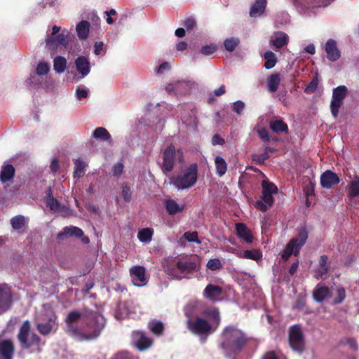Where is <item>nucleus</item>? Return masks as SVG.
<instances>
[{
    "mask_svg": "<svg viewBox=\"0 0 359 359\" xmlns=\"http://www.w3.org/2000/svg\"><path fill=\"white\" fill-rule=\"evenodd\" d=\"M308 238V232L305 227L298 229V233L297 236L292 238L287 244L285 249L282 254V258L287 260L288 258L294 255L297 256L301 248L305 244Z\"/></svg>",
    "mask_w": 359,
    "mask_h": 359,
    "instance_id": "obj_9",
    "label": "nucleus"
},
{
    "mask_svg": "<svg viewBox=\"0 0 359 359\" xmlns=\"http://www.w3.org/2000/svg\"><path fill=\"white\" fill-rule=\"evenodd\" d=\"M264 58L265 60L264 67L268 69L273 68L277 62L276 54L271 50H267L264 53Z\"/></svg>",
    "mask_w": 359,
    "mask_h": 359,
    "instance_id": "obj_39",
    "label": "nucleus"
},
{
    "mask_svg": "<svg viewBox=\"0 0 359 359\" xmlns=\"http://www.w3.org/2000/svg\"><path fill=\"white\" fill-rule=\"evenodd\" d=\"M15 346L11 339H0V359H13Z\"/></svg>",
    "mask_w": 359,
    "mask_h": 359,
    "instance_id": "obj_20",
    "label": "nucleus"
},
{
    "mask_svg": "<svg viewBox=\"0 0 359 359\" xmlns=\"http://www.w3.org/2000/svg\"><path fill=\"white\" fill-rule=\"evenodd\" d=\"M215 163L216 167V173L219 177L223 176L227 170V164L225 160L221 156H216L215 158Z\"/></svg>",
    "mask_w": 359,
    "mask_h": 359,
    "instance_id": "obj_37",
    "label": "nucleus"
},
{
    "mask_svg": "<svg viewBox=\"0 0 359 359\" xmlns=\"http://www.w3.org/2000/svg\"><path fill=\"white\" fill-rule=\"evenodd\" d=\"M36 327L39 332L44 336L55 332L57 329V316L52 309H46L37 315Z\"/></svg>",
    "mask_w": 359,
    "mask_h": 359,
    "instance_id": "obj_6",
    "label": "nucleus"
},
{
    "mask_svg": "<svg viewBox=\"0 0 359 359\" xmlns=\"http://www.w3.org/2000/svg\"><path fill=\"white\" fill-rule=\"evenodd\" d=\"M187 86L185 81H177L166 86L165 90L168 93H178L181 91V88Z\"/></svg>",
    "mask_w": 359,
    "mask_h": 359,
    "instance_id": "obj_41",
    "label": "nucleus"
},
{
    "mask_svg": "<svg viewBox=\"0 0 359 359\" xmlns=\"http://www.w3.org/2000/svg\"><path fill=\"white\" fill-rule=\"evenodd\" d=\"M93 137L95 139H102L103 140H111V135L109 132L102 127L97 128L93 132Z\"/></svg>",
    "mask_w": 359,
    "mask_h": 359,
    "instance_id": "obj_44",
    "label": "nucleus"
},
{
    "mask_svg": "<svg viewBox=\"0 0 359 359\" xmlns=\"http://www.w3.org/2000/svg\"><path fill=\"white\" fill-rule=\"evenodd\" d=\"M245 107V103L241 100H237L232 104V110L236 112L238 116L243 114V111Z\"/></svg>",
    "mask_w": 359,
    "mask_h": 359,
    "instance_id": "obj_52",
    "label": "nucleus"
},
{
    "mask_svg": "<svg viewBox=\"0 0 359 359\" xmlns=\"http://www.w3.org/2000/svg\"><path fill=\"white\" fill-rule=\"evenodd\" d=\"M75 66L76 71L81 75L80 78L83 79L87 76L90 72V61L86 56H79L75 60Z\"/></svg>",
    "mask_w": 359,
    "mask_h": 359,
    "instance_id": "obj_21",
    "label": "nucleus"
},
{
    "mask_svg": "<svg viewBox=\"0 0 359 359\" xmlns=\"http://www.w3.org/2000/svg\"><path fill=\"white\" fill-rule=\"evenodd\" d=\"M149 327L150 330L156 334H161L163 330V325L160 321L153 320L149 322Z\"/></svg>",
    "mask_w": 359,
    "mask_h": 359,
    "instance_id": "obj_47",
    "label": "nucleus"
},
{
    "mask_svg": "<svg viewBox=\"0 0 359 359\" xmlns=\"http://www.w3.org/2000/svg\"><path fill=\"white\" fill-rule=\"evenodd\" d=\"M103 42L102 41H97L94 44V53L97 55H100L101 53V50L103 48Z\"/></svg>",
    "mask_w": 359,
    "mask_h": 359,
    "instance_id": "obj_64",
    "label": "nucleus"
},
{
    "mask_svg": "<svg viewBox=\"0 0 359 359\" xmlns=\"http://www.w3.org/2000/svg\"><path fill=\"white\" fill-rule=\"evenodd\" d=\"M83 236V231L79 227L76 226H66L61 232L57 234V238L62 239L66 236H75L76 238H81Z\"/></svg>",
    "mask_w": 359,
    "mask_h": 359,
    "instance_id": "obj_26",
    "label": "nucleus"
},
{
    "mask_svg": "<svg viewBox=\"0 0 359 359\" xmlns=\"http://www.w3.org/2000/svg\"><path fill=\"white\" fill-rule=\"evenodd\" d=\"M198 263L196 259L182 257L176 264L168 269V274L173 278L182 280L197 270Z\"/></svg>",
    "mask_w": 359,
    "mask_h": 359,
    "instance_id": "obj_5",
    "label": "nucleus"
},
{
    "mask_svg": "<svg viewBox=\"0 0 359 359\" xmlns=\"http://www.w3.org/2000/svg\"><path fill=\"white\" fill-rule=\"evenodd\" d=\"M131 190L129 187L127 186V184H123L122 186V191L121 194L123 196V198L125 201L128 202L131 199Z\"/></svg>",
    "mask_w": 359,
    "mask_h": 359,
    "instance_id": "obj_57",
    "label": "nucleus"
},
{
    "mask_svg": "<svg viewBox=\"0 0 359 359\" xmlns=\"http://www.w3.org/2000/svg\"><path fill=\"white\" fill-rule=\"evenodd\" d=\"M90 22L87 20H82L76 25V30L79 39H86L89 34Z\"/></svg>",
    "mask_w": 359,
    "mask_h": 359,
    "instance_id": "obj_30",
    "label": "nucleus"
},
{
    "mask_svg": "<svg viewBox=\"0 0 359 359\" xmlns=\"http://www.w3.org/2000/svg\"><path fill=\"white\" fill-rule=\"evenodd\" d=\"M328 272L327 266H318L317 269L315 271V277L317 279L323 278V277L326 275Z\"/></svg>",
    "mask_w": 359,
    "mask_h": 359,
    "instance_id": "obj_58",
    "label": "nucleus"
},
{
    "mask_svg": "<svg viewBox=\"0 0 359 359\" xmlns=\"http://www.w3.org/2000/svg\"><path fill=\"white\" fill-rule=\"evenodd\" d=\"M11 224L15 230L22 229L25 224V217L19 215L12 217L11 219Z\"/></svg>",
    "mask_w": 359,
    "mask_h": 359,
    "instance_id": "obj_46",
    "label": "nucleus"
},
{
    "mask_svg": "<svg viewBox=\"0 0 359 359\" xmlns=\"http://www.w3.org/2000/svg\"><path fill=\"white\" fill-rule=\"evenodd\" d=\"M67 41V35L65 33H60L56 36H48L46 40V43L47 48L53 51L66 47Z\"/></svg>",
    "mask_w": 359,
    "mask_h": 359,
    "instance_id": "obj_14",
    "label": "nucleus"
},
{
    "mask_svg": "<svg viewBox=\"0 0 359 359\" xmlns=\"http://www.w3.org/2000/svg\"><path fill=\"white\" fill-rule=\"evenodd\" d=\"M223 290L221 287L208 284L203 290V296L210 302H217L222 299Z\"/></svg>",
    "mask_w": 359,
    "mask_h": 359,
    "instance_id": "obj_18",
    "label": "nucleus"
},
{
    "mask_svg": "<svg viewBox=\"0 0 359 359\" xmlns=\"http://www.w3.org/2000/svg\"><path fill=\"white\" fill-rule=\"evenodd\" d=\"M12 304V295L6 284H0V315L8 310Z\"/></svg>",
    "mask_w": 359,
    "mask_h": 359,
    "instance_id": "obj_15",
    "label": "nucleus"
},
{
    "mask_svg": "<svg viewBox=\"0 0 359 359\" xmlns=\"http://www.w3.org/2000/svg\"><path fill=\"white\" fill-rule=\"evenodd\" d=\"M337 297L334 298V302L336 304L341 303L346 297V292L343 287L340 286L337 290Z\"/></svg>",
    "mask_w": 359,
    "mask_h": 359,
    "instance_id": "obj_55",
    "label": "nucleus"
},
{
    "mask_svg": "<svg viewBox=\"0 0 359 359\" xmlns=\"http://www.w3.org/2000/svg\"><path fill=\"white\" fill-rule=\"evenodd\" d=\"M89 90L86 86H79L76 89V98L77 100H82L88 96Z\"/></svg>",
    "mask_w": 359,
    "mask_h": 359,
    "instance_id": "obj_48",
    "label": "nucleus"
},
{
    "mask_svg": "<svg viewBox=\"0 0 359 359\" xmlns=\"http://www.w3.org/2000/svg\"><path fill=\"white\" fill-rule=\"evenodd\" d=\"M183 236L189 242L196 243L198 244L201 243L200 240L198 238L197 231H187L184 233Z\"/></svg>",
    "mask_w": 359,
    "mask_h": 359,
    "instance_id": "obj_51",
    "label": "nucleus"
},
{
    "mask_svg": "<svg viewBox=\"0 0 359 359\" xmlns=\"http://www.w3.org/2000/svg\"><path fill=\"white\" fill-rule=\"evenodd\" d=\"M65 321L67 332L79 341L96 338L105 325L104 316L97 311L81 314L74 311L68 314Z\"/></svg>",
    "mask_w": 359,
    "mask_h": 359,
    "instance_id": "obj_1",
    "label": "nucleus"
},
{
    "mask_svg": "<svg viewBox=\"0 0 359 359\" xmlns=\"http://www.w3.org/2000/svg\"><path fill=\"white\" fill-rule=\"evenodd\" d=\"M130 276L133 284L138 287L144 286L148 282L145 268L142 266H134L130 269Z\"/></svg>",
    "mask_w": 359,
    "mask_h": 359,
    "instance_id": "obj_13",
    "label": "nucleus"
},
{
    "mask_svg": "<svg viewBox=\"0 0 359 359\" xmlns=\"http://www.w3.org/2000/svg\"><path fill=\"white\" fill-rule=\"evenodd\" d=\"M170 68V65L168 62H165L160 65L156 70L157 74H162L165 71L168 70Z\"/></svg>",
    "mask_w": 359,
    "mask_h": 359,
    "instance_id": "obj_62",
    "label": "nucleus"
},
{
    "mask_svg": "<svg viewBox=\"0 0 359 359\" xmlns=\"http://www.w3.org/2000/svg\"><path fill=\"white\" fill-rule=\"evenodd\" d=\"M325 50L327 59L331 62L339 60L341 57V53L337 47V42L334 39H328L325 43Z\"/></svg>",
    "mask_w": 359,
    "mask_h": 359,
    "instance_id": "obj_22",
    "label": "nucleus"
},
{
    "mask_svg": "<svg viewBox=\"0 0 359 359\" xmlns=\"http://www.w3.org/2000/svg\"><path fill=\"white\" fill-rule=\"evenodd\" d=\"M153 234V229L150 228H144L139 231L137 238L140 242L149 243L152 239Z\"/></svg>",
    "mask_w": 359,
    "mask_h": 359,
    "instance_id": "obj_36",
    "label": "nucleus"
},
{
    "mask_svg": "<svg viewBox=\"0 0 359 359\" xmlns=\"http://www.w3.org/2000/svg\"><path fill=\"white\" fill-rule=\"evenodd\" d=\"M175 155V149L172 145H170L164 151L163 162L162 165V170L163 172H170L173 169Z\"/></svg>",
    "mask_w": 359,
    "mask_h": 359,
    "instance_id": "obj_17",
    "label": "nucleus"
},
{
    "mask_svg": "<svg viewBox=\"0 0 359 359\" xmlns=\"http://www.w3.org/2000/svg\"><path fill=\"white\" fill-rule=\"evenodd\" d=\"M267 87L268 90L270 93H274L276 92L280 83V74L278 73L272 74L268 79H267Z\"/></svg>",
    "mask_w": 359,
    "mask_h": 359,
    "instance_id": "obj_33",
    "label": "nucleus"
},
{
    "mask_svg": "<svg viewBox=\"0 0 359 359\" xmlns=\"http://www.w3.org/2000/svg\"><path fill=\"white\" fill-rule=\"evenodd\" d=\"M198 168L196 163L190 165L182 174L173 177L171 183L178 189H186L195 184Z\"/></svg>",
    "mask_w": 359,
    "mask_h": 359,
    "instance_id": "obj_7",
    "label": "nucleus"
},
{
    "mask_svg": "<svg viewBox=\"0 0 359 359\" xmlns=\"http://www.w3.org/2000/svg\"><path fill=\"white\" fill-rule=\"evenodd\" d=\"M164 205L165 208L170 215H174L178 212H182L184 209L185 205L184 204H178L175 200L173 199H167L164 201Z\"/></svg>",
    "mask_w": 359,
    "mask_h": 359,
    "instance_id": "obj_27",
    "label": "nucleus"
},
{
    "mask_svg": "<svg viewBox=\"0 0 359 359\" xmlns=\"http://www.w3.org/2000/svg\"><path fill=\"white\" fill-rule=\"evenodd\" d=\"M266 0H256L250 10V15L253 18L260 16L265 11Z\"/></svg>",
    "mask_w": 359,
    "mask_h": 359,
    "instance_id": "obj_28",
    "label": "nucleus"
},
{
    "mask_svg": "<svg viewBox=\"0 0 359 359\" xmlns=\"http://www.w3.org/2000/svg\"><path fill=\"white\" fill-rule=\"evenodd\" d=\"M271 129L276 133H280L287 131V126L282 120H274L270 122Z\"/></svg>",
    "mask_w": 359,
    "mask_h": 359,
    "instance_id": "obj_38",
    "label": "nucleus"
},
{
    "mask_svg": "<svg viewBox=\"0 0 359 359\" xmlns=\"http://www.w3.org/2000/svg\"><path fill=\"white\" fill-rule=\"evenodd\" d=\"M15 175V168L11 165H4L2 166L0 172V180L2 183L11 181Z\"/></svg>",
    "mask_w": 359,
    "mask_h": 359,
    "instance_id": "obj_29",
    "label": "nucleus"
},
{
    "mask_svg": "<svg viewBox=\"0 0 359 359\" xmlns=\"http://www.w3.org/2000/svg\"><path fill=\"white\" fill-rule=\"evenodd\" d=\"M132 341L140 351L146 350L151 346V340L141 331L133 332Z\"/></svg>",
    "mask_w": 359,
    "mask_h": 359,
    "instance_id": "obj_16",
    "label": "nucleus"
},
{
    "mask_svg": "<svg viewBox=\"0 0 359 359\" xmlns=\"http://www.w3.org/2000/svg\"><path fill=\"white\" fill-rule=\"evenodd\" d=\"M289 341L292 349L299 353H302L305 348V342L301 327L299 325H293L290 329Z\"/></svg>",
    "mask_w": 359,
    "mask_h": 359,
    "instance_id": "obj_10",
    "label": "nucleus"
},
{
    "mask_svg": "<svg viewBox=\"0 0 359 359\" xmlns=\"http://www.w3.org/2000/svg\"><path fill=\"white\" fill-rule=\"evenodd\" d=\"M205 314L208 319L196 317L195 321L187 320L188 328L193 333L201 336H207L217 330L220 322L218 309L207 310Z\"/></svg>",
    "mask_w": 359,
    "mask_h": 359,
    "instance_id": "obj_3",
    "label": "nucleus"
},
{
    "mask_svg": "<svg viewBox=\"0 0 359 359\" xmlns=\"http://www.w3.org/2000/svg\"><path fill=\"white\" fill-rule=\"evenodd\" d=\"M236 256L239 258L258 261L262 259V253L259 250L252 249L250 250H245L243 252H236Z\"/></svg>",
    "mask_w": 359,
    "mask_h": 359,
    "instance_id": "obj_31",
    "label": "nucleus"
},
{
    "mask_svg": "<svg viewBox=\"0 0 359 359\" xmlns=\"http://www.w3.org/2000/svg\"><path fill=\"white\" fill-rule=\"evenodd\" d=\"M348 89L345 86H339L333 90L332 97L330 103V109L334 118H337L339 109L346 97Z\"/></svg>",
    "mask_w": 359,
    "mask_h": 359,
    "instance_id": "obj_11",
    "label": "nucleus"
},
{
    "mask_svg": "<svg viewBox=\"0 0 359 359\" xmlns=\"http://www.w3.org/2000/svg\"><path fill=\"white\" fill-rule=\"evenodd\" d=\"M339 181L337 175L331 170H326L320 177L321 186L326 189H330L333 185L337 184Z\"/></svg>",
    "mask_w": 359,
    "mask_h": 359,
    "instance_id": "obj_24",
    "label": "nucleus"
},
{
    "mask_svg": "<svg viewBox=\"0 0 359 359\" xmlns=\"http://www.w3.org/2000/svg\"><path fill=\"white\" fill-rule=\"evenodd\" d=\"M348 195L351 198L359 196V179L352 180L348 187Z\"/></svg>",
    "mask_w": 359,
    "mask_h": 359,
    "instance_id": "obj_42",
    "label": "nucleus"
},
{
    "mask_svg": "<svg viewBox=\"0 0 359 359\" xmlns=\"http://www.w3.org/2000/svg\"><path fill=\"white\" fill-rule=\"evenodd\" d=\"M273 149L269 147L264 149V151L260 154H253L252 159L259 164H264V161L269 158V153L272 152Z\"/></svg>",
    "mask_w": 359,
    "mask_h": 359,
    "instance_id": "obj_40",
    "label": "nucleus"
},
{
    "mask_svg": "<svg viewBox=\"0 0 359 359\" xmlns=\"http://www.w3.org/2000/svg\"><path fill=\"white\" fill-rule=\"evenodd\" d=\"M225 142L224 140L219 135L216 134L212 137V144L213 145H222Z\"/></svg>",
    "mask_w": 359,
    "mask_h": 359,
    "instance_id": "obj_63",
    "label": "nucleus"
},
{
    "mask_svg": "<svg viewBox=\"0 0 359 359\" xmlns=\"http://www.w3.org/2000/svg\"><path fill=\"white\" fill-rule=\"evenodd\" d=\"M46 204L47 207L50 208L51 211L57 213H65L67 211V208L61 205L57 199H55L52 194V190L49 188L46 191Z\"/></svg>",
    "mask_w": 359,
    "mask_h": 359,
    "instance_id": "obj_19",
    "label": "nucleus"
},
{
    "mask_svg": "<svg viewBox=\"0 0 359 359\" xmlns=\"http://www.w3.org/2000/svg\"><path fill=\"white\" fill-rule=\"evenodd\" d=\"M217 49L215 44H210L203 46L201 49V53L204 55H210L213 54Z\"/></svg>",
    "mask_w": 359,
    "mask_h": 359,
    "instance_id": "obj_54",
    "label": "nucleus"
},
{
    "mask_svg": "<svg viewBox=\"0 0 359 359\" xmlns=\"http://www.w3.org/2000/svg\"><path fill=\"white\" fill-rule=\"evenodd\" d=\"M67 60L62 56H57L53 60V69L55 72L61 74L67 69Z\"/></svg>",
    "mask_w": 359,
    "mask_h": 359,
    "instance_id": "obj_34",
    "label": "nucleus"
},
{
    "mask_svg": "<svg viewBox=\"0 0 359 359\" xmlns=\"http://www.w3.org/2000/svg\"><path fill=\"white\" fill-rule=\"evenodd\" d=\"M290 15L287 12H280L278 13L276 18V22L280 25H285L289 23Z\"/></svg>",
    "mask_w": 359,
    "mask_h": 359,
    "instance_id": "obj_50",
    "label": "nucleus"
},
{
    "mask_svg": "<svg viewBox=\"0 0 359 359\" xmlns=\"http://www.w3.org/2000/svg\"><path fill=\"white\" fill-rule=\"evenodd\" d=\"M17 338L22 348L29 349L31 351H40L41 346L43 345L40 337L31 331V325L28 320L21 325Z\"/></svg>",
    "mask_w": 359,
    "mask_h": 359,
    "instance_id": "obj_4",
    "label": "nucleus"
},
{
    "mask_svg": "<svg viewBox=\"0 0 359 359\" xmlns=\"http://www.w3.org/2000/svg\"><path fill=\"white\" fill-rule=\"evenodd\" d=\"M50 69V63L46 62L44 60L39 61L36 67V74L37 76L41 78H37L36 76H32L30 78V83L34 84V86H37L38 87H41L42 88H47L48 84L47 82L42 83L41 80L43 79V76H46Z\"/></svg>",
    "mask_w": 359,
    "mask_h": 359,
    "instance_id": "obj_12",
    "label": "nucleus"
},
{
    "mask_svg": "<svg viewBox=\"0 0 359 359\" xmlns=\"http://www.w3.org/2000/svg\"><path fill=\"white\" fill-rule=\"evenodd\" d=\"M239 42H240V41H239L238 38L231 37L229 39H226L224 42V45L225 49L227 51L232 52L238 46Z\"/></svg>",
    "mask_w": 359,
    "mask_h": 359,
    "instance_id": "obj_45",
    "label": "nucleus"
},
{
    "mask_svg": "<svg viewBox=\"0 0 359 359\" xmlns=\"http://www.w3.org/2000/svg\"><path fill=\"white\" fill-rule=\"evenodd\" d=\"M289 42L288 35L283 32H276L270 39V44L274 47L276 50L287 46Z\"/></svg>",
    "mask_w": 359,
    "mask_h": 359,
    "instance_id": "obj_23",
    "label": "nucleus"
},
{
    "mask_svg": "<svg viewBox=\"0 0 359 359\" xmlns=\"http://www.w3.org/2000/svg\"><path fill=\"white\" fill-rule=\"evenodd\" d=\"M258 134L259 137L264 141V142H269L270 141V135L269 133V131L265 128H262L258 130Z\"/></svg>",
    "mask_w": 359,
    "mask_h": 359,
    "instance_id": "obj_60",
    "label": "nucleus"
},
{
    "mask_svg": "<svg viewBox=\"0 0 359 359\" xmlns=\"http://www.w3.org/2000/svg\"><path fill=\"white\" fill-rule=\"evenodd\" d=\"M200 303L199 302H192L188 304L184 308V313L187 318V320L192 321L199 313L200 309Z\"/></svg>",
    "mask_w": 359,
    "mask_h": 359,
    "instance_id": "obj_32",
    "label": "nucleus"
},
{
    "mask_svg": "<svg viewBox=\"0 0 359 359\" xmlns=\"http://www.w3.org/2000/svg\"><path fill=\"white\" fill-rule=\"evenodd\" d=\"M123 168L124 166L121 163L114 164L112 169L113 175L118 178L120 177L123 172Z\"/></svg>",
    "mask_w": 359,
    "mask_h": 359,
    "instance_id": "obj_59",
    "label": "nucleus"
},
{
    "mask_svg": "<svg viewBox=\"0 0 359 359\" xmlns=\"http://www.w3.org/2000/svg\"><path fill=\"white\" fill-rule=\"evenodd\" d=\"M248 338L238 327L231 325L226 327L220 337V347L224 353L231 356L240 352L245 346Z\"/></svg>",
    "mask_w": 359,
    "mask_h": 359,
    "instance_id": "obj_2",
    "label": "nucleus"
},
{
    "mask_svg": "<svg viewBox=\"0 0 359 359\" xmlns=\"http://www.w3.org/2000/svg\"><path fill=\"white\" fill-rule=\"evenodd\" d=\"M206 266L211 271H216L222 268V262L218 258L209 259Z\"/></svg>",
    "mask_w": 359,
    "mask_h": 359,
    "instance_id": "obj_49",
    "label": "nucleus"
},
{
    "mask_svg": "<svg viewBox=\"0 0 359 359\" xmlns=\"http://www.w3.org/2000/svg\"><path fill=\"white\" fill-rule=\"evenodd\" d=\"M111 359H138L127 351H122L114 355Z\"/></svg>",
    "mask_w": 359,
    "mask_h": 359,
    "instance_id": "obj_56",
    "label": "nucleus"
},
{
    "mask_svg": "<svg viewBox=\"0 0 359 359\" xmlns=\"http://www.w3.org/2000/svg\"><path fill=\"white\" fill-rule=\"evenodd\" d=\"M262 187V191L260 199L255 203V207L262 212H266L273 204V195L278 192V188L274 184L268 180H263Z\"/></svg>",
    "mask_w": 359,
    "mask_h": 359,
    "instance_id": "obj_8",
    "label": "nucleus"
},
{
    "mask_svg": "<svg viewBox=\"0 0 359 359\" xmlns=\"http://www.w3.org/2000/svg\"><path fill=\"white\" fill-rule=\"evenodd\" d=\"M184 25L188 30L191 29L196 25V20L192 17L188 18L184 20Z\"/></svg>",
    "mask_w": 359,
    "mask_h": 359,
    "instance_id": "obj_61",
    "label": "nucleus"
},
{
    "mask_svg": "<svg viewBox=\"0 0 359 359\" xmlns=\"http://www.w3.org/2000/svg\"><path fill=\"white\" fill-rule=\"evenodd\" d=\"M318 80L317 76L311 80L309 85L305 88L304 92L307 94H311L316 91L318 88Z\"/></svg>",
    "mask_w": 359,
    "mask_h": 359,
    "instance_id": "obj_53",
    "label": "nucleus"
},
{
    "mask_svg": "<svg viewBox=\"0 0 359 359\" xmlns=\"http://www.w3.org/2000/svg\"><path fill=\"white\" fill-rule=\"evenodd\" d=\"M330 291L326 287H318L313 292V297L316 301L321 302L330 297Z\"/></svg>",
    "mask_w": 359,
    "mask_h": 359,
    "instance_id": "obj_35",
    "label": "nucleus"
},
{
    "mask_svg": "<svg viewBox=\"0 0 359 359\" xmlns=\"http://www.w3.org/2000/svg\"><path fill=\"white\" fill-rule=\"evenodd\" d=\"M236 235L238 238L243 240L247 243H252L254 236L251 230L243 223H237L236 224Z\"/></svg>",
    "mask_w": 359,
    "mask_h": 359,
    "instance_id": "obj_25",
    "label": "nucleus"
},
{
    "mask_svg": "<svg viewBox=\"0 0 359 359\" xmlns=\"http://www.w3.org/2000/svg\"><path fill=\"white\" fill-rule=\"evenodd\" d=\"M74 177H81L83 176L85 173V168L86 166V164L85 162L80 159L75 160L74 162Z\"/></svg>",
    "mask_w": 359,
    "mask_h": 359,
    "instance_id": "obj_43",
    "label": "nucleus"
}]
</instances>
